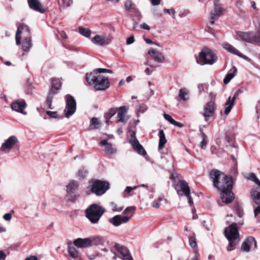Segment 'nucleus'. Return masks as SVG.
<instances>
[{
	"label": "nucleus",
	"mask_w": 260,
	"mask_h": 260,
	"mask_svg": "<svg viewBox=\"0 0 260 260\" xmlns=\"http://www.w3.org/2000/svg\"><path fill=\"white\" fill-rule=\"evenodd\" d=\"M164 12L165 13H168V14H172V15H173V17L174 18H175V17H174V15H175V14L176 12H175V11L174 10H173V9H165L164 10Z\"/></svg>",
	"instance_id": "obj_51"
},
{
	"label": "nucleus",
	"mask_w": 260,
	"mask_h": 260,
	"mask_svg": "<svg viewBox=\"0 0 260 260\" xmlns=\"http://www.w3.org/2000/svg\"><path fill=\"white\" fill-rule=\"evenodd\" d=\"M73 244L79 248H86L91 246V241L90 237L86 238H77L75 239Z\"/></svg>",
	"instance_id": "obj_23"
},
{
	"label": "nucleus",
	"mask_w": 260,
	"mask_h": 260,
	"mask_svg": "<svg viewBox=\"0 0 260 260\" xmlns=\"http://www.w3.org/2000/svg\"><path fill=\"white\" fill-rule=\"evenodd\" d=\"M237 96L238 93H235L232 98L231 96L229 97L228 101L225 104V114L228 115L231 112L232 107L234 105V103Z\"/></svg>",
	"instance_id": "obj_26"
},
{
	"label": "nucleus",
	"mask_w": 260,
	"mask_h": 260,
	"mask_svg": "<svg viewBox=\"0 0 260 260\" xmlns=\"http://www.w3.org/2000/svg\"><path fill=\"white\" fill-rule=\"evenodd\" d=\"M236 38L241 40L247 43L260 45V30H258V35L253 32H237Z\"/></svg>",
	"instance_id": "obj_8"
},
{
	"label": "nucleus",
	"mask_w": 260,
	"mask_h": 260,
	"mask_svg": "<svg viewBox=\"0 0 260 260\" xmlns=\"http://www.w3.org/2000/svg\"><path fill=\"white\" fill-rule=\"evenodd\" d=\"M147 110V107L145 105H140L139 106V109H138V112L140 113H144Z\"/></svg>",
	"instance_id": "obj_49"
},
{
	"label": "nucleus",
	"mask_w": 260,
	"mask_h": 260,
	"mask_svg": "<svg viewBox=\"0 0 260 260\" xmlns=\"http://www.w3.org/2000/svg\"><path fill=\"white\" fill-rule=\"evenodd\" d=\"M109 188V183L100 180H92L89 186V191L96 196H102Z\"/></svg>",
	"instance_id": "obj_7"
},
{
	"label": "nucleus",
	"mask_w": 260,
	"mask_h": 260,
	"mask_svg": "<svg viewBox=\"0 0 260 260\" xmlns=\"http://www.w3.org/2000/svg\"><path fill=\"white\" fill-rule=\"evenodd\" d=\"M256 242L253 237H248L242 243L241 249L244 252H249L251 248H256Z\"/></svg>",
	"instance_id": "obj_17"
},
{
	"label": "nucleus",
	"mask_w": 260,
	"mask_h": 260,
	"mask_svg": "<svg viewBox=\"0 0 260 260\" xmlns=\"http://www.w3.org/2000/svg\"><path fill=\"white\" fill-rule=\"evenodd\" d=\"M86 80L96 90H104L109 87L108 79L98 73H87Z\"/></svg>",
	"instance_id": "obj_3"
},
{
	"label": "nucleus",
	"mask_w": 260,
	"mask_h": 260,
	"mask_svg": "<svg viewBox=\"0 0 260 260\" xmlns=\"http://www.w3.org/2000/svg\"><path fill=\"white\" fill-rule=\"evenodd\" d=\"M129 107L121 106L117 109L116 122L125 123L129 118V116L126 115Z\"/></svg>",
	"instance_id": "obj_13"
},
{
	"label": "nucleus",
	"mask_w": 260,
	"mask_h": 260,
	"mask_svg": "<svg viewBox=\"0 0 260 260\" xmlns=\"http://www.w3.org/2000/svg\"><path fill=\"white\" fill-rule=\"evenodd\" d=\"M91 41L96 45L103 46L110 44L112 40L106 36L96 35L91 39Z\"/></svg>",
	"instance_id": "obj_15"
},
{
	"label": "nucleus",
	"mask_w": 260,
	"mask_h": 260,
	"mask_svg": "<svg viewBox=\"0 0 260 260\" xmlns=\"http://www.w3.org/2000/svg\"><path fill=\"white\" fill-rule=\"evenodd\" d=\"M135 207H127L124 211V213L127 214L128 212H131L132 214L134 213L135 211Z\"/></svg>",
	"instance_id": "obj_48"
},
{
	"label": "nucleus",
	"mask_w": 260,
	"mask_h": 260,
	"mask_svg": "<svg viewBox=\"0 0 260 260\" xmlns=\"http://www.w3.org/2000/svg\"><path fill=\"white\" fill-rule=\"evenodd\" d=\"M251 196L254 200L255 203L259 205L254 210V216L256 217L260 214V192H258L256 189H252L251 191Z\"/></svg>",
	"instance_id": "obj_25"
},
{
	"label": "nucleus",
	"mask_w": 260,
	"mask_h": 260,
	"mask_svg": "<svg viewBox=\"0 0 260 260\" xmlns=\"http://www.w3.org/2000/svg\"><path fill=\"white\" fill-rule=\"evenodd\" d=\"M55 94L52 93V91H49L47 98L45 104V106L48 109H52V102Z\"/></svg>",
	"instance_id": "obj_35"
},
{
	"label": "nucleus",
	"mask_w": 260,
	"mask_h": 260,
	"mask_svg": "<svg viewBox=\"0 0 260 260\" xmlns=\"http://www.w3.org/2000/svg\"><path fill=\"white\" fill-rule=\"evenodd\" d=\"M178 95L180 99L182 101H188L189 99V90L186 88H182L180 89Z\"/></svg>",
	"instance_id": "obj_31"
},
{
	"label": "nucleus",
	"mask_w": 260,
	"mask_h": 260,
	"mask_svg": "<svg viewBox=\"0 0 260 260\" xmlns=\"http://www.w3.org/2000/svg\"><path fill=\"white\" fill-rule=\"evenodd\" d=\"M46 114L51 118H56L57 117V113L55 111H47Z\"/></svg>",
	"instance_id": "obj_46"
},
{
	"label": "nucleus",
	"mask_w": 260,
	"mask_h": 260,
	"mask_svg": "<svg viewBox=\"0 0 260 260\" xmlns=\"http://www.w3.org/2000/svg\"><path fill=\"white\" fill-rule=\"evenodd\" d=\"M88 174V171L84 168L80 169L78 172L77 175L81 179L85 178Z\"/></svg>",
	"instance_id": "obj_39"
},
{
	"label": "nucleus",
	"mask_w": 260,
	"mask_h": 260,
	"mask_svg": "<svg viewBox=\"0 0 260 260\" xmlns=\"http://www.w3.org/2000/svg\"><path fill=\"white\" fill-rule=\"evenodd\" d=\"M12 217V214L10 213H7L3 215V219L7 221H10L11 220Z\"/></svg>",
	"instance_id": "obj_47"
},
{
	"label": "nucleus",
	"mask_w": 260,
	"mask_h": 260,
	"mask_svg": "<svg viewBox=\"0 0 260 260\" xmlns=\"http://www.w3.org/2000/svg\"><path fill=\"white\" fill-rule=\"evenodd\" d=\"M124 7L125 9L129 11L132 9L133 12L136 13V16L139 17L140 18L142 17V15L141 12L136 8H132V2L131 0H126L124 3Z\"/></svg>",
	"instance_id": "obj_30"
},
{
	"label": "nucleus",
	"mask_w": 260,
	"mask_h": 260,
	"mask_svg": "<svg viewBox=\"0 0 260 260\" xmlns=\"http://www.w3.org/2000/svg\"><path fill=\"white\" fill-rule=\"evenodd\" d=\"M68 252L71 257L73 258H77L79 256L78 251L73 246H68Z\"/></svg>",
	"instance_id": "obj_37"
},
{
	"label": "nucleus",
	"mask_w": 260,
	"mask_h": 260,
	"mask_svg": "<svg viewBox=\"0 0 260 260\" xmlns=\"http://www.w3.org/2000/svg\"><path fill=\"white\" fill-rule=\"evenodd\" d=\"M207 142L206 139H203L200 143V147L202 149H205L207 146Z\"/></svg>",
	"instance_id": "obj_52"
},
{
	"label": "nucleus",
	"mask_w": 260,
	"mask_h": 260,
	"mask_svg": "<svg viewBox=\"0 0 260 260\" xmlns=\"http://www.w3.org/2000/svg\"><path fill=\"white\" fill-rule=\"evenodd\" d=\"M173 125L176 126H178L179 127H182L183 126V124L181 123H179L176 121H174V123H173Z\"/></svg>",
	"instance_id": "obj_62"
},
{
	"label": "nucleus",
	"mask_w": 260,
	"mask_h": 260,
	"mask_svg": "<svg viewBox=\"0 0 260 260\" xmlns=\"http://www.w3.org/2000/svg\"><path fill=\"white\" fill-rule=\"evenodd\" d=\"M28 3L29 7L35 11L40 13H44L45 12L44 9L38 0H28Z\"/></svg>",
	"instance_id": "obj_27"
},
{
	"label": "nucleus",
	"mask_w": 260,
	"mask_h": 260,
	"mask_svg": "<svg viewBox=\"0 0 260 260\" xmlns=\"http://www.w3.org/2000/svg\"><path fill=\"white\" fill-rule=\"evenodd\" d=\"M236 214L239 217H242L244 214L242 210H240V209H238L236 211Z\"/></svg>",
	"instance_id": "obj_60"
},
{
	"label": "nucleus",
	"mask_w": 260,
	"mask_h": 260,
	"mask_svg": "<svg viewBox=\"0 0 260 260\" xmlns=\"http://www.w3.org/2000/svg\"><path fill=\"white\" fill-rule=\"evenodd\" d=\"M59 34L60 36V37L63 39H66L67 37V36L66 34V32L63 31H61L59 32Z\"/></svg>",
	"instance_id": "obj_59"
},
{
	"label": "nucleus",
	"mask_w": 260,
	"mask_h": 260,
	"mask_svg": "<svg viewBox=\"0 0 260 260\" xmlns=\"http://www.w3.org/2000/svg\"><path fill=\"white\" fill-rule=\"evenodd\" d=\"M181 188L182 193L187 198L190 205L193 204V200L190 196V190L187 183L184 180H180L178 184Z\"/></svg>",
	"instance_id": "obj_16"
},
{
	"label": "nucleus",
	"mask_w": 260,
	"mask_h": 260,
	"mask_svg": "<svg viewBox=\"0 0 260 260\" xmlns=\"http://www.w3.org/2000/svg\"><path fill=\"white\" fill-rule=\"evenodd\" d=\"M79 183L77 181L72 180L67 185L68 195L71 196V200H74L76 198L75 193L78 189Z\"/></svg>",
	"instance_id": "obj_19"
},
{
	"label": "nucleus",
	"mask_w": 260,
	"mask_h": 260,
	"mask_svg": "<svg viewBox=\"0 0 260 260\" xmlns=\"http://www.w3.org/2000/svg\"><path fill=\"white\" fill-rule=\"evenodd\" d=\"M160 0H151V4L153 6H158L160 4Z\"/></svg>",
	"instance_id": "obj_58"
},
{
	"label": "nucleus",
	"mask_w": 260,
	"mask_h": 260,
	"mask_svg": "<svg viewBox=\"0 0 260 260\" xmlns=\"http://www.w3.org/2000/svg\"><path fill=\"white\" fill-rule=\"evenodd\" d=\"M138 187V186H134V187H132L131 186H127L125 190H124V192H126V193H129L133 189H136Z\"/></svg>",
	"instance_id": "obj_53"
},
{
	"label": "nucleus",
	"mask_w": 260,
	"mask_h": 260,
	"mask_svg": "<svg viewBox=\"0 0 260 260\" xmlns=\"http://www.w3.org/2000/svg\"><path fill=\"white\" fill-rule=\"evenodd\" d=\"M130 217L127 216H122L117 215L114 216L113 217L109 218V221L115 226H118L122 223H125L128 221Z\"/></svg>",
	"instance_id": "obj_21"
},
{
	"label": "nucleus",
	"mask_w": 260,
	"mask_h": 260,
	"mask_svg": "<svg viewBox=\"0 0 260 260\" xmlns=\"http://www.w3.org/2000/svg\"><path fill=\"white\" fill-rule=\"evenodd\" d=\"M66 106L64 110L65 116L69 118L73 115L76 110V102L73 96L68 94L66 96Z\"/></svg>",
	"instance_id": "obj_11"
},
{
	"label": "nucleus",
	"mask_w": 260,
	"mask_h": 260,
	"mask_svg": "<svg viewBox=\"0 0 260 260\" xmlns=\"http://www.w3.org/2000/svg\"><path fill=\"white\" fill-rule=\"evenodd\" d=\"M164 116L165 119L168 121L170 123L173 124L174 123L175 120L172 118V116L169 114H166V113H164Z\"/></svg>",
	"instance_id": "obj_45"
},
{
	"label": "nucleus",
	"mask_w": 260,
	"mask_h": 260,
	"mask_svg": "<svg viewBox=\"0 0 260 260\" xmlns=\"http://www.w3.org/2000/svg\"><path fill=\"white\" fill-rule=\"evenodd\" d=\"M194 255L191 259V260H198L200 256L199 253L196 250H194Z\"/></svg>",
	"instance_id": "obj_55"
},
{
	"label": "nucleus",
	"mask_w": 260,
	"mask_h": 260,
	"mask_svg": "<svg viewBox=\"0 0 260 260\" xmlns=\"http://www.w3.org/2000/svg\"><path fill=\"white\" fill-rule=\"evenodd\" d=\"M215 109L214 103L210 101L204 105L203 110L200 112V114L204 117L206 122H208L209 119L213 116Z\"/></svg>",
	"instance_id": "obj_10"
},
{
	"label": "nucleus",
	"mask_w": 260,
	"mask_h": 260,
	"mask_svg": "<svg viewBox=\"0 0 260 260\" xmlns=\"http://www.w3.org/2000/svg\"><path fill=\"white\" fill-rule=\"evenodd\" d=\"M79 31L81 35L87 38H89L91 35V31L86 28L79 27Z\"/></svg>",
	"instance_id": "obj_38"
},
{
	"label": "nucleus",
	"mask_w": 260,
	"mask_h": 260,
	"mask_svg": "<svg viewBox=\"0 0 260 260\" xmlns=\"http://www.w3.org/2000/svg\"><path fill=\"white\" fill-rule=\"evenodd\" d=\"M112 71L109 69H102V68H98L96 69L92 73H98V74L104 73H112Z\"/></svg>",
	"instance_id": "obj_41"
},
{
	"label": "nucleus",
	"mask_w": 260,
	"mask_h": 260,
	"mask_svg": "<svg viewBox=\"0 0 260 260\" xmlns=\"http://www.w3.org/2000/svg\"><path fill=\"white\" fill-rule=\"evenodd\" d=\"M73 3L72 0H59V3L64 7H67L71 5Z\"/></svg>",
	"instance_id": "obj_43"
},
{
	"label": "nucleus",
	"mask_w": 260,
	"mask_h": 260,
	"mask_svg": "<svg viewBox=\"0 0 260 260\" xmlns=\"http://www.w3.org/2000/svg\"><path fill=\"white\" fill-rule=\"evenodd\" d=\"M6 254L3 250H0V260H5Z\"/></svg>",
	"instance_id": "obj_57"
},
{
	"label": "nucleus",
	"mask_w": 260,
	"mask_h": 260,
	"mask_svg": "<svg viewBox=\"0 0 260 260\" xmlns=\"http://www.w3.org/2000/svg\"><path fill=\"white\" fill-rule=\"evenodd\" d=\"M26 103L23 99L14 101L11 104V108L13 111L26 115L27 113L24 111L26 108Z\"/></svg>",
	"instance_id": "obj_14"
},
{
	"label": "nucleus",
	"mask_w": 260,
	"mask_h": 260,
	"mask_svg": "<svg viewBox=\"0 0 260 260\" xmlns=\"http://www.w3.org/2000/svg\"><path fill=\"white\" fill-rule=\"evenodd\" d=\"M250 178L258 186L259 188H260V181L254 174L251 173L250 175Z\"/></svg>",
	"instance_id": "obj_44"
},
{
	"label": "nucleus",
	"mask_w": 260,
	"mask_h": 260,
	"mask_svg": "<svg viewBox=\"0 0 260 260\" xmlns=\"http://www.w3.org/2000/svg\"><path fill=\"white\" fill-rule=\"evenodd\" d=\"M114 248L121 255L123 260H133L129 250L126 247L116 243Z\"/></svg>",
	"instance_id": "obj_20"
},
{
	"label": "nucleus",
	"mask_w": 260,
	"mask_h": 260,
	"mask_svg": "<svg viewBox=\"0 0 260 260\" xmlns=\"http://www.w3.org/2000/svg\"><path fill=\"white\" fill-rule=\"evenodd\" d=\"M189 244L190 247L193 249H195L197 247V243L194 236L189 238Z\"/></svg>",
	"instance_id": "obj_42"
},
{
	"label": "nucleus",
	"mask_w": 260,
	"mask_h": 260,
	"mask_svg": "<svg viewBox=\"0 0 260 260\" xmlns=\"http://www.w3.org/2000/svg\"><path fill=\"white\" fill-rule=\"evenodd\" d=\"M224 234L229 242L227 250L229 251L235 249V246L240 241L239 234L236 224H232L224 230Z\"/></svg>",
	"instance_id": "obj_4"
},
{
	"label": "nucleus",
	"mask_w": 260,
	"mask_h": 260,
	"mask_svg": "<svg viewBox=\"0 0 260 260\" xmlns=\"http://www.w3.org/2000/svg\"><path fill=\"white\" fill-rule=\"evenodd\" d=\"M233 72H229L226 75L223 79L224 84H228L235 76L236 72H237L236 69L235 67H233Z\"/></svg>",
	"instance_id": "obj_36"
},
{
	"label": "nucleus",
	"mask_w": 260,
	"mask_h": 260,
	"mask_svg": "<svg viewBox=\"0 0 260 260\" xmlns=\"http://www.w3.org/2000/svg\"><path fill=\"white\" fill-rule=\"evenodd\" d=\"M129 142L132 144L133 148L139 154L145 155L146 154V152L143 148V146L139 143L138 140L136 137V133L133 131L131 135V138L129 139Z\"/></svg>",
	"instance_id": "obj_12"
},
{
	"label": "nucleus",
	"mask_w": 260,
	"mask_h": 260,
	"mask_svg": "<svg viewBox=\"0 0 260 260\" xmlns=\"http://www.w3.org/2000/svg\"><path fill=\"white\" fill-rule=\"evenodd\" d=\"M105 209L96 204L90 205L85 210L87 218L92 224L97 223L104 212Z\"/></svg>",
	"instance_id": "obj_5"
},
{
	"label": "nucleus",
	"mask_w": 260,
	"mask_h": 260,
	"mask_svg": "<svg viewBox=\"0 0 260 260\" xmlns=\"http://www.w3.org/2000/svg\"><path fill=\"white\" fill-rule=\"evenodd\" d=\"M216 60V55L210 49L205 48L200 52L197 62L201 65L213 64Z\"/></svg>",
	"instance_id": "obj_6"
},
{
	"label": "nucleus",
	"mask_w": 260,
	"mask_h": 260,
	"mask_svg": "<svg viewBox=\"0 0 260 260\" xmlns=\"http://www.w3.org/2000/svg\"><path fill=\"white\" fill-rule=\"evenodd\" d=\"M21 34H23V36L22 49L24 52H28L32 47V43L30 30L27 25L22 24L17 27L15 39L18 45L21 44Z\"/></svg>",
	"instance_id": "obj_2"
},
{
	"label": "nucleus",
	"mask_w": 260,
	"mask_h": 260,
	"mask_svg": "<svg viewBox=\"0 0 260 260\" xmlns=\"http://www.w3.org/2000/svg\"><path fill=\"white\" fill-rule=\"evenodd\" d=\"M223 48L228 51V52L233 53L234 54H236L239 57H241L244 59L249 61L250 59L246 56L243 55L241 52H240L237 49H236L234 47H233L231 44L228 43H224L222 44Z\"/></svg>",
	"instance_id": "obj_22"
},
{
	"label": "nucleus",
	"mask_w": 260,
	"mask_h": 260,
	"mask_svg": "<svg viewBox=\"0 0 260 260\" xmlns=\"http://www.w3.org/2000/svg\"><path fill=\"white\" fill-rule=\"evenodd\" d=\"M100 125L98 119L96 118H92L91 120L90 128L93 129H97Z\"/></svg>",
	"instance_id": "obj_40"
},
{
	"label": "nucleus",
	"mask_w": 260,
	"mask_h": 260,
	"mask_svg": "<svg viewBox=\"0 0 260 260\" xmlns=\"http://www.w3.org/2000/svg\"><path fill=\"white\" fill-rule=\"evenodd\" d=\"M140 27L142 29H146L147 30H149L150 28V27L145 23H143L142 24L140 25Z\"/></svg>",
	"instance_id": "obj_56"
},
{
	"label": "nucleus",
	"mask_w": 260,
	"mask_h": 260,
	"mask_svg": "<svg viewBox=\"0 0 260 260\" xmlns=\"http://www.w3.org/2000/svg\"><path fill=\"white\" fill-rule=\"evenodd\" d=\"M19 141L15 136H11L5 140L2 144L0 150L5 153H8L18 144Z\"/></svg>",
	"instance_id": "obj_9"
},
{
	"label": "nucleus",
	"mask_w": 260,
	"mask_h": 260,
	"mask_svg": "<svg viewBox=\"0 0 260 260\" xmlns=\"http://www.w3.org/2000/svg\"><path fill=\"white\" fill-rule=\"evenodd\" d=\"M134 37L133 36H131L126 39V44L130 45L133 43L134 42Z\"/></svg>",
	"instance_id": "obj_54"
},
{
	"label": "nucleus",
	"mask_w": 260,
	"mask_h": 260,
	"mask_svg": "<svg viewBox=\"0 0 260 260\" xmlns=\"http://www.w3.org/2000/svg\"><path fill=\"white\" fill-rule=\"evenodd\" d=\"M148 53L150 55L151 58L158 63L164 62L165 57L163 54L155 49L151 48L149 50Z\"/></svg>",
	"instance_id": "obj_18"
},
{
	"label": "nucleus",
	"mask_w": 260,
	"mask_h": 260,
	"mask_svg": "<svg viewBox=\"0 0 260 260\" xmlns=\"http://www.w3.org/2000/svg\"><path fill=\"white\" fill-rule=\"evenodd\" d=\"M159 144H158V148L159 149H162L165 144L167 143V140L166 139L165 135L164 132V131L162 129L159 130Z\"/></svg>",
	"instance_id": "obj_32"
},
{
	"label": "nucleus",
	"mask_w": 260,
	"mask_h": 260,
	"mask_svg": "<svg viewBox=\"0 0 260 260\" xmlns=\"http://www.w3.org/2000/svg\"><path fill=\"white\" fill-rule=\"evenodd\" d=\"M210 178L214 186L220 191V198L225 204L231 203L235 198L232 191L233 181L231 176H226L218 170H212L210 172Z\"/></svg>",
	"instance_id": "obj_1"
},
{
	"label": "nucleus",
	"mask_w": 260,
	"mask_h": 260,
	"mask_svg": "<svg viewBox=\"0 0 260 260\" xmlns=\"http://www.w3.org/2000/svg\"><path fill=\"white\" fill-rule=\"evenodd\" d=\"M198 88L200 92L204 91V86L203 84H200L198 85Z\"/></svg>",
	"instance_id": "obj_64"
},
{
	"label": "nucleus",
	"mask_w": 260,
	"mask_h": 260,
	"mask_svg": "<svg viewBox=\"0 0 260 260\" xmlns=\"http://www.w3.org/2000/svg\"><path fill=\"white\" fill-rule=\"evenodd\" d=\"M100 144L102 146H105V151L108 154H113L116 151V150L113 147L112 145L109 143L106 140H102Z\"/></svg>",
	"instance_id": "obj_28"
},
{
	"label": "nucleus",
	"mask_w": 260,
	"mask_h": 260,
	"mask_svg": "<svg viewBox=\"0 0 260 260\" xmlns=\"http://www.w3.org/2000/svg\"><path fill=\"white\" fill-rule=\"evenodd\" d=\"M111 205L112 207V210L113 211L120 212L121 211H122V210L123 209L122 207L117 208L116 205L114 203H113V202L111 203Z\"/></svg>",
	"instance_id": "obj_50"
},
{
	"label": "nucleus",
	"mask_w": 260,
	"mask_h": 260,
	"mask_svg": "<svg viewBox=\"0 0 260 260\" xmlns=\"http://www.w3.org/2000/svg\"><path fill=\"white\" fill-rule=\"evenodd\" d=\"M91 241V246L93 245H100L104 243V239L103 237L98 236H95L90 237Z\"/></svg>",
	"instance_id": "obj_34"
},
{
	"label": "nucleus",
	"mask_w": 260,
	"mask_h": 260,
	"mask_svg": "<svg viewBox=\"0 0 260 260\" xmlns=\"http://www.w3.org/2000/svg\"><path fill=\"white\" fill-rule=\"evenodd\" d=\"M117 111V108H112L109 111L105 114L104 117L107 123L109 122L110 119L116 114Z\"/></svg>",
	"instance_id": "obj_33"
},
{
	"label": "nucleus",
	"mask_w": 260,
	"mask_h": 260,
	"mask_svg": "<svg viewBox=\"0 0 260 260\" xmlns=\"http://www.w3.org/2000/svg\"><path fill=\"white\" fill-rule=\"evenodd\" d=\"M224 10L221 7H215L210 14V22L213 24L218 17L223 14Z\"/></svg>",
	"instance_id": "obj_24"
},
{
	"label": "nucleus",
	"mask_w": 260,
	"mask_h": 260,
	"mask_svg": "<svg viewBox=\"0 0 260 260\" xmlns=\"http://www.w3.org/2000/svg\"><path fill=\"white\" fill-rule=\"evenodd\" d=\"M152 206L153 207V208H158L160 206V202H155L154 201L152 203Z\"/></svg>",
	"instance_id": "obj_61"
},
{
	"label": "nucleus",
	"mask_w": 260,
	"mask_h": 260,
	"mask_svg": "<svg viewBox=\"0 0 260 260\" xmlns=\"http://www.w3.org/2000/svg\"><path fill=\"white\" fill-rule=\"evenodd\" d=\"M61 86V81L59 79H53L52 80L51 88L49 91H52V93L56 94Z\"/></svg>",
	"instance_id": "obj_29"
},
{
	"label": "nucleus",
	"mask_w": 260,
	"mask_h": 260,
	"mask_svg": "<svg viewBox=\"0 0 260 260\" xmlns=\"http://www.w3.org/2000/svg\"><path fill=\"white\" fill-rule=\"evenodd\" d=\"M25 260H38L36 256H30L25 258Z\"/></svg>",
	"instance_id": "obj_63"
}]
</instances>
